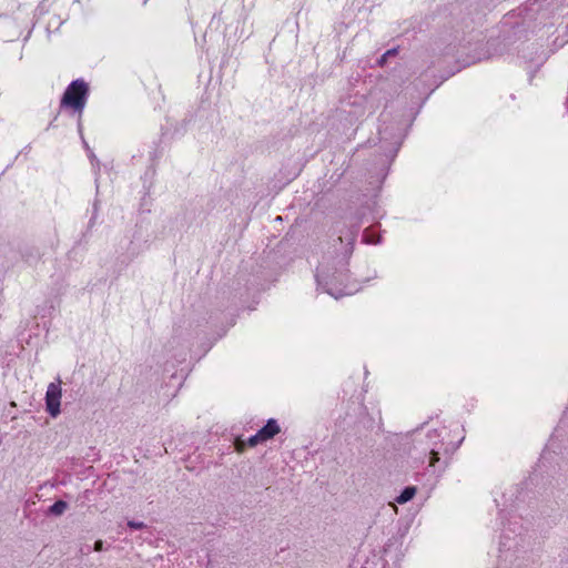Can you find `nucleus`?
<instances>
[{"mask_svg": "<svg viewBox=\"0 0 568 568\" xmlns=\"http://www.w3.org/2000/svg\"><path fill=\"white\" fill-rule=\"evenodd\" d=\"M88 91V84L83 80L73 81L63 93L61 106L82 111L85 105Z\"/></svg>", "mask_w": 568, "mask_h": 568, "instance_id": "obj_1", "label": "nucleus"}, {"mask_svg": "<svg viewBox=\"0 0 568 568\" xmlns=\"http://www.w3.org/2000/svg\"><path fill=\"white\" fill-rule=\"evenodd\" d=\"M61 396L60 382L49 384L45 394V405L47 410L52 417H57L60 413Z\"/></svg>", "mask_w": 568, "mask_h": 568, "instance_id": "obj_2", "label": "nucleus"}, {"mask_svg": "<svg viewBox=\"0 0 568 568\" xmlns=\"http://www.w3.org/2000/svg\"><path fill=\"white\" fill-rule=\"evenodd\" d=\"M280 433V427L274 419H270L267 424L261 428L254 436L248 438L250 446H256L264 443Z\"/></svg>", "mask_w": 568, "mask_h": 568, "instance_id": "obj_3", "label": "nucleus"}, {"mask_svg": "<svg viewBox=\"0 0 568 568\" xmlns=\"http://www.w3.org/2000/svg\"><path fill=\"white\" fill-rule=\"evenodd\" d=\"M416 494L415 487H407L403 490V493L396 498L398 504H405L410 500Z\"/></svg>", "mask_w": 568, "mask_h": 568, "instance_id": "obj_4", "label": "nucleus"}, {"mask_svg": "<svg viewBox=\"0 0 568 568\" xmlns=\"http://www.w3.org/2000/svg\"><path fill=\"white\" fill-rule=\"evenodd\" d=\"M67 509V504L62 500L55 501L50 507V513L53 515H61Z\"/></svg>", "mask_w": 568, "mask_h": 568, "instance_id": "obj_5", "label": "nucleus"}, {"mask_svg": "<svg viewBox=\"0 0 568 568\" xmlns=\"http://www.w3.org/2000/svg\"><path fill=\"white\" fill-rule=\"evenodd\" d=\"M338 287L339 286H333L331 290H327L326 293L334 296L335 298H338L341 295L339 293L336 292Z\"/></svg>", "mask_w": 568, "mask_h": 568, "instance_id": "obj_6", "label": "nucleus"}, {"mask_svg": "<svg viewBox=\"0 0 568 568\" xmlns=\"http://www.w3.org/2000/svg\"><path fill=\"white\" fill-rule=\"evenodd\" d=\"M102 549V541L101 540H98L94 545V550L95 551H100Z\"/></svg>", "mask_w": 568, "mask_h": 568, "instance_id": "obj_7", "label": "nucleus"}, {"mask_svg": "<svg viewBox=\"0 0 568 568\" xmlns=\"http://www.w3.org/2000/svg\"><path fill=\"white\" fill-rule=\"evenodd\" d=\"M395 53V50H388L382 58V62H384V60L386 59V57L390 55V54H394Z\"/></svg>", "mask_w": 568, "mask_h": 568, "instance_id": "obj_8", "label": "nucleus"}, {"mask_svg": "<svg viewBox=\"0 0 568 568\" xmlns=\"http://www.w3.org/2000/svg\"><path fill=\"white\" fill-rule=\"evenodd\" d=\"M132 527L134 528H141L142 527V524H138V523H134V524H130Z\"/></svg>", "mask_w": 568, "mask_h": 568, "instance_id": "obj_9", "label": "nucleus"}]
</instances>
